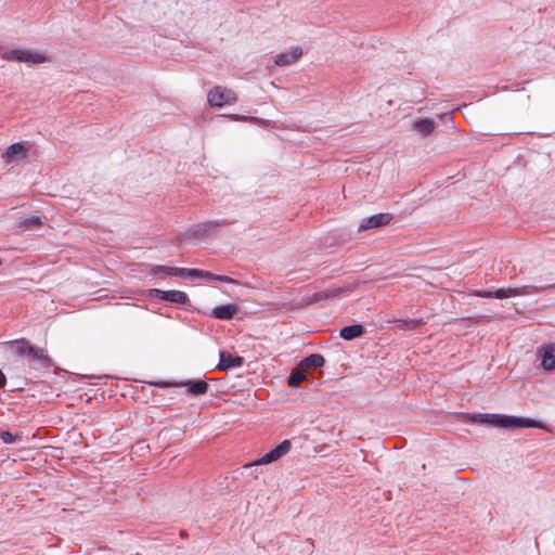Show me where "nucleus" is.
Listing matches in <instances>:
<instances>
[{
	"instance_id": "f257e3e1",
	"label": "nucleus",
	"mask_w": 555,
	"mask_h": 555,
	"mask_svg": "<svg viewBox=\"0 0 555 555\" xmlns=\"http://www.w3.org/2000/svg\"><path fill=\"white\" fill-rule=\"evenodd\" d=\"M472 423L489 424L501 428H542V424L535 420L520 416L476 413L470 416Z\"/></svg>"
},
{
	"instance_id": "f03ea898",
	"label": "nucleus",
	"mask_w": 555,
	"mask_h": 555,
	"mask_svg": "<svg viewBox=\"0 0 555 555\" xmlns=\"http://www.w3.org/2000/svg\"><path fill=\"white\" fill-rule=\"evenodd\" d=\"M151 385L158 388L186 387V393L193 396H203L208 391V384L203 379H192L186 382H155Z\"/></svg>"
},
{
	"instance_id": "7ed1b4c3",
	"label": "nucleus",
	"mask_w": 555,
	"mask_h": 555,
	"mask_svg": "<svg viewBox=\"0 0 555 555\" xmlns=\"http://www.w3.org/2000/svg\"><path fill=\"white\" fill-rule=\"evenodd\" d=\"M292 449L291 440H283L275 448L263 454L261 457L257 459L254 462L247 463L244 465L245 469H249L254 466L266 465L273 462L279 461L281 457L286 455Z\"/></svg>"
},
{
	"instance_id": "20e7f679",
	"label": "nucleus",
	"mask_w": 555,
	"mask_h": 555,
	"mask_svg": "<svg viewBox=\"0 0 555 555\" xmlns=\"http://www.w3.org/2000/svg\"><path fill=\"white\" fill-rule=\"evenodd\" d=\"M207 100L211 106L222 107L234 104L237 96L233 90L216 86L208 92Z\"/></svg>"
},
{
	"instance_id": "39448f33",
	"label": "nucleus",
	"mask_w": 555,
	"mask_h": 555,
	"mask_svg": "<svg viewBox=\"0 0 555 555\" xmlns=\"http://www.w3.org/2000/svg\"><path fill=\"white\" fill-rule=\"evenodd\" d=\"M2 59L7 61H16L27 64H41L47 61V56L41 53H35L29 50L13 49L5 51Z\"/></svg>"
},
{
	"instance_id": "423d86ee",
	"label": "nucleus",
	"mask_w": 555,
	"mask_h": 555,
	"mask_svg": "<svg viewBox=\"0 0 555 555\" xmlns=\"http://www.w3.org/2000/svg\"><path fill=\"white\" fill-rule=\"evenodd\" d=\"M231 223H233V221H230L228 219L205 221L192 225L190 229H188L186 234L193 237H206L217 233L219 227Z\"/></svg>"
},
{
	"instance_id": "0eeeda50",
	"label": "nucleus",
	"mask_w": 555,
	"mask_h": 555,
	"mask_svg": "<svg viewBox=\"0 0 555 555\" xmlns=\"http://www.w3.org/2000/svg\"><path fill=\"white\" fill-rule=\"evenodd\" d=\"M393 219V215L389 212H380L364 218L358 227V232H364L370 229H378L388 225Z\"/></svg>"
},
{
	"instance_id": "6e6552de",
	"label": "nucleus",
	"mask_w": 555,
	"mask_h": 555,
	"mask_svg": "<svg viewBox=\"0 0 555 555\" xmlns=\"http://www.w3.org/2000/svg\"><path fill=\"white\" fill-rule=\"evenodd\" d=\"M154 296L160 300L169 301L179 305H185L189 301V296L186 293L177 289L170 291H162V289H153Z\"/></svg>"
},
{
	"instance_id": "1a4fd4ad",
	"label": "nucleus",
	"mask_w": 555,
	"mask_h": 555,
	"mask_svg": "<svg viewBox=\"0 0 555 555\" xmlns=\"http://www.w3.org/2000/svg\"><path fill=\"white\" fill-rule=\"evenodd\" d=\"M354 286L348 285L344 287H328L326 289L317 292L312 295L311 301L317 302L324 299L336 298L341 295H348L353 292Z\"/></svg>"
},
{
	"instance_id": "9d476101",
	"label": "nucleus",
	"mask_w": 555,
	"mask_h": 555,
	"mask_svg": "<svg viewBox=\"0 0 555 555\" xmlns=\"http://www.w3.org/2000/svg\"><path fill=\"white\" fill-rule=\"evenodd\" d=\"M28 155V149L23 142L11 144L2 155L5 163H12L14 160L25 159Z\"/></svg>"
},
{
	"instance_id": "9b49d317",
	"label": "nucleus",
	"mask_w": 555,
	"mask_h": 555,
	"mask_svg": "<svg viewBox=\"0 0 555 555\" xmlns=\"http://www.w3.org/2000/svg\"><path fill=\"white\" fill-rule=\"evenodd\" d=\"M220 360L217 365L219 371H228L230 369L240 367L244 363V358L236 354H231L227 351H220Z\"/></svg>"
},
{
	"instance_id": "f8f14e48",
	"label": "nucleus",
	"mask_w": 555,
	"mask_h": 555,
	"mask_svg": "<svg viewBox=\"0 0 555 555\" xmlns=\"http://www.w3.org/2000/svg\"><path fill=\"white\" fill-rule=\"evenodd\" d=\"M302 55V49L300 47H296L291 51L282 52L276 54L274 59V64L278 66H288L296 63Z\"/></svg>"
},
{
	"instance_id": "ddd939ff",
	"label": "nucleus",
	"mask_w": 555,
	"mask_h": 555,
	"mask_svg": "<svg viewBox=\"0 0 555 555\" xmlns=\"http://www.w3.org/2000/svg\"><path fill=\"white\" fill-rule=\"evenodd\" d=\"M27 359L29 362H40L43 367H50L53 365V361L46 353V350L34 345L28 348Z\"/></svg>"
},
{
	"instance_id": "4468645a",
	"label": "nucleus",
	"mask_w": 555,
	"mask_h": 555,
	"mask_svg": "<svg viewBox=\"0 0 555 555\" xmlns=\"http://www.w3.org/2000/svg\"><path fill=\"white\" fill-rule=\"evenodd\" d=\"M238 311V306L235 304L217 306L212 309L210 315L218 320H231Z\"/></svg>"
},
{
	"instance_id": "2eb2a0df",
	"label": "nucleus",
	"mask_w": 555,
	"mask_h": 555,
	"mask_svg": "<svg viewBox=\"0 0 555 555\" xmlns=\"http://www.w3.org/2000/svg\"><path fill=\"white\" fill-rule=\"evenodd\" d=\"M541 366L545 371H553L555 369V346L546 345L542 348Z\"/></svg>"
},
{
	"instance_id": "dca6fc26",
	"label": "nucleus",
	"mask_w": 555,
	"mask_h": 555,
	"mask_svg": "<svg viewBox=\"0 0 555 555\" xmlns=\"http://www.w3.org/2000/svg\"><path fill=\"white\" fill-rule=\"evenodd\" d=\"M553 286H555V283H545L540 285H524L518 287H512L513 289L511 293L513 294L514 297L526 296L531 293L541 292Z\"/></svg>"
},
{
	"instance_id": "f3484780",
	"label": "nucleus",
	"mask_w": 555,
	"mask_h": 555,
	"mask_svg": "<svg viewBox=\"0 0 555 555\" xmlns=\"http://www.w3.org/2000/svg\"><path fill=\"white\" fill-rule=\"evenodd\" d=\"M365 333V327L362 324H352L340 328L339 337L345 340H352L361 337Z\"/></svg>"
},
{
	"instance_id": "a211bd4d",
	"label": "nucleus",
	"mask_w": 555,
	"mask_h": 555,
	"mask_svg": "<svg viewBox=\"0 0 555 555\" xmlns=\"http://www.w3.org/2000/svg\"><path fill=\"white\" fill-rule=\"evenodd\" d=\"M413 129L418 131L423 137H428L435 129V122L431 118L416 119L413 121Z\"/></svg>"
},
{
	"instance_id": "6ab92c4d",
	"label": "nucleus",
	"mask_w": 555,
	"mask_h": 555,
	"mask_svg": "<svg viewBox=\"0 0 555 555\" xmlns=\"http://www.w3.org/2000/svg\"><path fill=\"white\" fill-rule=\"evenodd\" d=\"M307 379V371L298 364L294 367L288 376L287 384L289 387H298L304 380Z\"/></svg>"
},
{
	"instance_id": "aec40b11",
	"label": "nucleus",
	"mask_w": 555,
	"mask_h": 555,
	"mask_svg": "<svg viewBox=\"0 0 555 555\" xmlns=\"http://www.w3.org/2000/svg\"><path fill=\"white\" fill-rule=\"evenodd\" d=\"M5 345L10 346L12 349H14V352L20 357H26L28 356V348H30L31 344L29 340L25 338H20L15 340L7 341Z\"/></svg>"
},
{
	"instance_id": "412c9836",
	"label": "nucleus",
	"mask_w": 555,
	"mask_h": 555,
	"mask_svg": "<svg viewBox=\"0 0 555 555\" xmlns=\"http://www.w3.org/2000/svg\"><path fill=\"white\" fill-rule=\"evenodd\" d=\"M393 323L401 331H411L423 326L425 321L423 319H398L393 320Z\"/></svg>"
},
{
	"instance_id": "4be33fe9",
	"label": "nucleus",
	"mask_w": 555,
	"mask_h": 555,
	"mask_svg": "<svg viewBox=\"0 0 555 555\" xmlns=\"http://www.w3.org/2000/svg\"><path fill=\"white\" fill-rule=\"evenodd\" d=\"M325 363V359L320 353H312L305 359H302L299 364L307 371V369L313 367H321Z\"/></svg>"
},
{
	"instance_id": "5701e85b",
	"label": "nucleus",
	"mask_w": 555,
	"mask_h": 555,
	"mask_svg": "<svg viewBox=\"0 0 555 555\" xmlns=\"http://www.w3.org/2000/svg\"><path fill=\"white\" fill-rule=\"evenodd\" d=\"M183 268H177V267H168V266H156L153 271L155 274H164V275H172V276H182V273H179L178 271L182 270Z\"/></svg>"
},
{
	"instance_id": "b1692460",
	"label": "nucleus",
	"mask_w": 555,
	"mask_h": 555,
	"mask_svg": "<svg viewBox=\"0 0 555 555\" xmlns=\"http://www.w3.org/2000/svg\"><path fill=\"white\" fill-rule=\"evenodd\" d=\"M42 225V220L38 216H30L20 220V228H30V227H40Z\"/></svg>"
},
{
	"instance_id": "393cba45",
	"label": "nucleus",
	"mask_w": 555,
	"mask_h": 555,
	"mask_svg": "<svg viewBox=\"0 0 555 555\" xmlns=\"http://www.w3.org/2000/svg\"><path fill=\"white\" fill-rule=\"evenodd\" d=\"M0 439L4 443H7V444H11V443H14L17 440H21L22 439V434L21 433L13 434V433H11L9 430L0 429Z\"/></svg>"
},
{
	"instance_id": "a878e982",
	"label": "nucleus",
	"mask_w": 555,
	"mask_h": 555,
	"mask_svg": "<svg viewBox=\"0 0 555 555\" xmlns=\"http://www.w3.org/2000/svg\"><path fill=\"white\" fill-rule=\"evenodd\" d=\"M179 273H182V278H199L202 279L203 270L201 269H188L183 268L182 270L178 271Z\"/></svg>"
},
{
	"instance_id": "bb28decb",
	"label": "nucleus",
	"mask_w": 555,
	"mask_h": 555,
	"mask_svg": "<svg viewBox=\"0 0 555 555\" xmlns=\"http://www.w3.org/2000/svg\"><path fill=\"white\" fill-rule=\"evenodd\" d=\"M512 289H513L512 287L499 288V289L493 292L494 298L503 299V298L514 297L513 294L511 293Z\"/></svg>"
},
{
	"instance_id": "cd10ccee",
	"label": "nucleus",
	"mask_w": 555,
	"mask_h": 555,
	"mask_svg": "<svg viewBox=\"0 0 555 555\" xmlns=\"http://www.w3.org/2000/svg\"><path fill=\"white\" fill-rule=\"evenodd\" d=\"M474 295L480 298H494L493 291H475Z\"/></svg>"
},
{
	"instance_id": "c85d7f7f",
	"label": "nucleus",
	"mask_w": 555,
	"mask_h": 555,
	"mask_svg": "<svg viewBox=\"0 0 555 555\" xmlns=\"http://www.w3.org/2000/svg\"><path fill=\"white\" fill-rule=\"evenodd\" d=\"M216 281L223 282V283H229V284H236L237 283L234 279H232V278H230L228 275H219V274H217Z\"/></svg>"
},
{
	"instance_id": "c756f323",
	"label": "nucleus",
	"mask_w": 555,
	"mask_h": 555,
	"mask_svg": "<svg viewBox=\"0 0 555 555\" xmlns=\"http://www.w3.org/2000/svg\"><path fill=\"white\" fill-rule=\"evenodd\" d=\"M217 274L203 270L202 279L207 281H216Z\"/></svg>"
},
{
	"instance_id": "7c9ffc66",
	"label": "nucleus",
	"mask_w": 555,
	"mask_h": 555,
	"mask_svg": "<svg viewBox=\"0 0 555 555\" xmlns=\"http://www.w3.org/2000/svg\"><path fill=\"white\" fill-rule=\"evenodd\" d=\"M5 383H7V377L0 370V388H3L5 386Z\"/></svg>"
},
{
	"instance_id": "2f4dec72",
	"label": "nucleus",
	"mask_w": 555,
	"mask_h": 555,
	"mask_svg": "<svg viewBox=\"0 0 555 555\" xmlns=\"http://www.w3.org/2000/svg\"><path fill=\"white\" fill-rule=\"evenodd\" d=\"M229 117L232 119V120H246L247 117L245 116H240V115H229Z\"/></svg>"
},
{
	"instance_id": "473e14b6",
	"label": "nucleus",
	"mask_w": 555,
	"mask_h": 555,
	"mask_svg": "<svg viewBox=\"0 0 555 555\" xmlns=\"http://www.w3.org/2000/svg\"><path fill=\"white\" fill-rule=\"evenodd\" d=\"M2 263V259L0 258V264Z\"/></svg>"
}]
</instances>
